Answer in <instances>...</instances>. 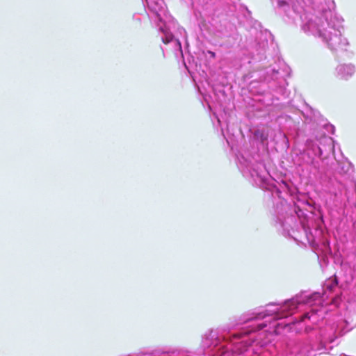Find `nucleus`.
I'll return each mask as SVG.
<instances>
[{"label": "nucleus", "instance_id": "obj_4", "mask_svg": "<svg viewBox=\"0 0 356 356\" xmlns=\"http://www.w3.org/2000/svg\"><path fill=\"white\" fill-rule=\"evenodd\" d=\"M355 66L352 64H340L336 68L337 76L341 79H348L355 73Z\"/></svg>", "mask_w": 356, "mask_h": 356}, {"label": "nucleus", "instance_id": "obj_8", "mask_svg": "<svg viewBox=\"0 0 356 356\" xmlns=\"http://www.w3.org/2000/svg\"><path fill=\"white\" fill-rule=\"evenodd\" d=\"M266 139V136H265L263 134H261V141L264 142Z\"/></svg>", "mask_w": 356, "mask_h": 356}, {"label": "nucleus", "instance_id": "obj_1", "mask_svg": "<svg viewBox=\"0 0 356 356\" xmlns=\"http://www.w3.org/2000/svg\"><path fill=\"white\" fill-rule=\"evenodd\" d=\"M278 6L294 23L300 22L304 33L321 38L331 50L346 49L348 46V40L341 35L343 19L332 10L312 11L296 4L290 9L284 1H279Z\"/></svg>", "mask_w": 356, "mask_h": 356}, {"label": "nucleus", "instance_id": "obj_3", "mask_svg": "<svg viewBox=\"0 0 356 356\" xmlns=\"http://www.w3.org/2000/svg\"><path fill=\"white\" fill-rule=\"evenodd\" d=\"M307 156H339L341 155L340 147L331 138L323 137L321 140H309L306 143Z\"/></svg>", "mask_w": 356, "mask_h": 356}, {"label": "nucleus", "instance_id": "obj_7", "mask_svg": "<svg viewBox=\"0 0 356 356\" xmlns=\"http://www.w3.org/2000/svg\"><path fill=\"white\" fill-rule=\"evenodd\" d=\"M175 42L176 44V46L179 48V51L181 52H182V50H181V43L178 40H175Z\"/></svg>", "mask_w": 356, "mask_h": 356}, {"label": "nucleus", "instance_id": "obj_5", "mask_svg": "<svg viewBox=\"0 0 356 356\" xmlns=\"http://www.w3.org/2000/svg\"><path fill=\"white\" fill-rule=\"evenodd\" d=\"M282 67L280 70H275L273 68L272 70L273 74H272V79H277V75L281 74L282 76H284L285 74H287L289 73V67L285 65V63H282Z\"/></svg>", "mask_w": 356, "mask_h": 356}, {"label": "nucleus", "instance_id": "obj_2", "mask_svg": "<svg viewBox=\"0 0 356 356\" xmlns=\"http://www.w3.org/2000/svg\"><path fill=\"white\" fill-rule=\"evenodd\" d=\"M150 12L155 15L159 30L163 33L161 39L165 44L173 41V35L170 29L173 24V19L168 13L163 0H146Z\"/></svg>", "mask_w": 356, "mask_h": 356}, {"label": "nucleus", "instance_id": "obj_6", "mask_svg": "<svg viewBox=\"0 0 356 356\" xmlns=\"http://www.w3.org/2000/svg\"><path fill=\"white\" fill-rule=\"evenodd\" d=\"M325 129H327V132L332 134L334 133V127L332 124H326Z\"/></svg>", "mask_w": 356, "mask_h": 356}, {"label": "nucleus", "instance_id": "obj_10", "mask_svg": "<svg viewBox=\"0 0 356 356\" xmlns=\"http://www.w3.org/2000/svg\"><path fill=\"white\" fill-rule=\"evenodd\" d=\"M259 131H257L255 132V136H259Z\"/></svg>", "mask_w": 356, "mask_h": 356}, {"label": "nucleus", "instance_id": "obj_9", "mask_svg": "<svg viewBox=\"0 0 356 356\" xmlns=\"http://www.w3.org/2000/svg\"><path fill=\"white\" fill-rule=\"evenodd\" d=\"M209 54L211 55V57L214 58L216 54L213 51H209Z\"/></svg>", "mask_w": 356, "mask_h": 356}]
</instances>
